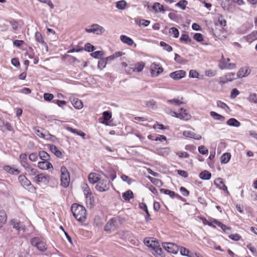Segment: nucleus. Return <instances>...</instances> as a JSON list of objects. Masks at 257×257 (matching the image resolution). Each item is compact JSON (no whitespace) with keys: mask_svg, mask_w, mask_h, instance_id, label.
I'll list each match as a JSON object with an SVG mask.
<instances>
[{"mask_svg":"<svg viewBox=\"0 0 257 257\" xmlns=\"http://www.w3.org/2000/svg\"><path fill=\"white\" fill-rule=\"evenodd\" d=\"M71 210L77 220L81 222L85 220L87 216L86 210L83 206L74 203L71 206Z\"/></svg>","mask_w":257,"mask_h":257,"instance_id":"f257e3e1","label":"nucleus"},{"mask_svg":"<svg viewBox=\"0 0 257 257\" xmlns=\"http://www.w3.org/2000/svg\"><path fill=\"white\" fill-rule=\"evenodd\" d=\"M82 189L86 199V203L87 206L92 207L94 203V199L90 188L87 184H83Z\"/></svg>","mask_w":257,"mask_h":257,"instance_id":"f03ea898","label":"nucleus"},{"mask_svg":"<svg viewBox=\"0 0 257 257\" xmlns=\"http://www.w3.org/2000/svg\"><path fill=\"white\" fill-rule=\"evenodd\" d=\"M31 243L32 246L37 247L41 251H45L47 250L46 242L39 237H34L31 240Z\"/></svg>","mask_w":257,"mask_h":257,"instance_id":"7ed1b4c3","label":"nucleus"},{"mask_svg":"<svg viewBox=\"0 0 257 257\" xmlns=\"http://www.w3.org/2000/svg\"><path fill=\"white\" fill-rule=\"evenodd\" d=\"M61 182L62 186L64 187H67L69 185V174L67 168L64 166H62L61 168Z\"/></svg>","mask_w":257,"mask_h":257,"instance_id":"20e7f679","label":"nucleus"},{"mask_svg":"<svg viewBox=\"0 0 257 257\" xmlns=\"http://www.w3.org/2000/svg\"><path fill=\"white\" fill-rule=\"evenodd\" d=\"M111 183L109 180H99L95 186L96 189L99 192L106 191L110 188Z\"/></svg>","mask_w":257,"mask_h":257,"instance_id":"39448f33","label":"nucleus"},{"mask_svg":"<svg viewBox=\"0 0 257 257\" xmlns=\"http://www.w3.org/2000/svg\"><path fill=\"white\" fill-rule=\"evenodd\" d=\"M119 219L117 217L110 219L106 224L104 229L106 231L111 232L114 231L118 226Z\"/></svg>","mask_w":257,"mask_h":257,"instance_id":"423d86ee","label":"nucleus"},{"mask_svg":"<svg viewBox=\"0 0 257 257\" xmlns=\"http://www.w3.org/2000/svg\"><path fill=\"white\" fill-rule=\"evenodd\" d=\"M163 247L168 252L176 254L179 250L178 246L174 243L170 242H165L163 244Z\"/></svg>","mask_w":257,"mask_h":257,"instance_id":"0eeeda50","label":"nucleus"},{"mask_svg":"<svg viewBox=\"0 0 257 257\" xmlns=\"http://www.w3.org/2000/svg\"><path fill=\"white\" fill-rule=\"evenodd\" d=\"M49 181V176L44 174L36 175L34 178V181L38 184H47Z\"/></svg>","mask_w":257,"mask_h":257,"instance_id":"6e6552de","label":"nucleus"},{"mask_svg":"<svg viewBox=\"0 0 257 257\" xmlns=\"http://www.w3.org/2000/svg\"><path fill=\"white\" fill-rule=\"evenodd\" d=\"M214 184L219 189L223 190L227 194V195L229 194L227 187L225 185L223 179L221 178L216 179L214 181Z\"/></svg>","mask_w":257,"mask_h":257,"instance_id":"1a4fd4ad","label":"nucleus"},{"mask_svg":"<svg viewBox=\"0 0 257 257\" xmlns=\"http://www.w3.org/2000/svg\"><path fill=\"white\" fill-rule=\"evenodd\" d=\"M23 168L26 171V174L29 176H35L37 173V170L35 165L29 164L24 166Z\"/></svg>","mask_w":257,"mask_h":257,"instance_id":"9d476101","label":"nucleus"},{"mask_svg":"<svg viewBox=\"0 0 257 257\" xmlns=\"http://www.w3.org/2000/svg\"><path fill=\"white\" fill-rule=\"evenodd\" d=\"M19 180L21 185L26 188L30 189L32 188L31 183L25 175H21L19 176Z\"/></svg>","mask_w":257,"mask_h":257,"instance_id":"9b49d317","label":"nucleus"},{"mask_svg":"<svg viewBox=\"0 0 257 257\" xmlns=\"http://www.w3.org/2000/svg\"><path fill=\"white\" fill-rule=\"evenodd\" d=\"M152 8L155 13H161L164 14L167 11V8H165L159 3H155Z\"/></svg>","mask_w":257,"mask_h":257,"instance_id":"f8f14e48","label":"nucleus"},{"mask_svg":"<svg viewBox=\"0 0 257 257\" xmlns=\"http://www.w3.org/2000/svg\"><path fill=\"white\" fill-rule=\"evenodd\" d=\"M186 72L184 70H177L170 74V77L173 79H180L185 77Z\"/></svg>","mask_w":257,"mask_h":257,"instance_id":"ddd939ff","label":"nucleus"},{"mask_svg":"<svg viewBox=\"0 0 257 257\" xmlns=\"http://www.w3.org/2000/svg\"><path fill=\"white\" fill-rule=\"evenodd\" d=\"M93 29V33L97 35H101L105 32V29L102 26L97 24L91 25Z\"/></svg>","mask_w":257,"mask_h":257,"instance_id":"4468645a","label":"nucleus"},{"mask_svg":"<svg viewBox=\"0 0 257 257\" xmlns=\"http://www.w3.org/2000/svg\"><path fill=\"white\" fill-rule=\"evenodd\" d=\"M250 70L247 67L241 68L237 72V76L238 78H243L248 76L250 73Z\"/></svg>","mask_w":257,"mask_h":257,"instance_id":"2eb2a0df","label":"nucleus"},{"mask_svg":"<svg viewBox=\"0 0 257 257\" xmlns=\"http://www.w3.org/2000/svg\"><path fill=\"white\" fill-rule=\"evenodd\" d=\"M38 167L42 170H49L53 168V165L49 161H43L38 163Z\"/></svg>","mask_w":257,"mask_h":257,"instance_id":"dca6fc26","label":"nucleus"},{"mask_svg":"<svg viewBox=\"0 0 257 257\" xmlns=\"http://www.w3.org/2000/svg\"><path fill=\"white\" fill-rule=\"evenodd\" d=\"M48 147L51 152L54 153L56 156L60 158L63 157L62 153L58 150L56 146L52 144H50L48 145Z\"/></svg>","mask_w":257,"mask_h":257,"instance_id":"f3484780","label":"nucleus"},{"mask_svg":"<svg viewBox=\"0 0 257 257\" xmlns=\"http://www.w3.org/2000/svg\"><path fill=\"white\" fill-rule=\"evenodd\" d=\"M89 182L91 184L97 183L100 180L99 175L95 173H91L88 175Z\"/></svg>","mask_w":257,"mask_h":257,"instance_id":"a211bd4d","label":"nucleus"},{"mask_svg":"<svg viewBox=\"0 0 257 257\" xmlns=\"http://www.w3.org/2000/svg\"><path fill=\"white\" fill-rule=\"evenodd\" d=\"M191 118V115L187 112H186V110L184 109L183 108H181L179 111V114L178 116V118L181 119H183L185 120H187L190 119Z\"/></svg>","mask_w":257,"mask_h":257,"instance_id":"6ab92c4d","label":"nucleus"},{"mask_svg":"<svg viewBox=\"0 0 257 257\" xmlns=\"http://www.w3.org/2000/svg\"><path fill=\"white\" fill-rule=\"evenodd\" d=\"M160 192L170 196L171 197L173 198L176 197L178 198H180L181 197L178 194H176L175 192L172 191L170 190L162 188L160 189Z\"/></svg>","mask_w":257,"mask_h":257,"instance_id":"aec40b11","label":"nucleus"},{"mask_svg":"<svg viewBox=\"0 0 257 257\" xmlns=\"http://www.w3.org/2000/svg\"><path fill=\"white\" fill-rule=\"evenodd\" d=\"M153 249L154 251L153 254L156 257H165V255L162 253V248L160 247L159 243L155 246H153Z\"/></svg>","mask_w":257,"mask_h":257,"instance_id":"412c9836","label":"nucleus"},{"mask_svg":"<svg viewBox=\"0 0 257 257\" xmlns=\"http://www.w3.org/2000/svg\"><path fill=\"white\" fill-rule=\"evenodd\" d=\"M11 224L13 228H16L18 231L22 230L23 231H25V226L20 224L19 221L16 220H12L11 221Z\"/></svg>","mask_w":257,"mask_h":257,"instance_id":"4be33fe9","label":"nucleus"},{"mask_svg":"<svg viewBox=\"0 0 257 257\" xmlns=\"http://www.w3.org/2000/svg\"><path fill=\"white\" fill-rule=\"evenodd\" d=\"M71 102L73 106L76 109H79L82 108V102L77 98H71Z\"/></svg>","mask_w":257,"mask_h":257,"instance_id":"5701e85b","label":"nucleus"},{"mask_svg":"<svg viewBox=\"0 0 257 257\" xmlns=\"http://www.w3.org/2000/svg\"><path fill=\"white\" fill-rule=\"evenodd\" d=\"M42 139L47 141H50L52 142H55L58 140L57 138L55 136L50 134L47 131H45L44 132V134Z\"/></svg>","mask_w":257,"mask_h":257,"instance_id":"b1692460","label":"nucleus"},{"mask_svg":"<svg viewBox=\"0 0 257 257\" xmlns=\"http://www.w3.org/2000/svg\"><path fill=\"white\" fill-rule=\"evenodd\" d=\"M235 79V74L234 73H229L226 74L224 78L220 80V83L224 84L228 81H231Z\"/></svg>","mask_w":257,"mask_h":257,"instance_id":"393cba45","label":"nucleus"},{"mask_svg":"<svg viewBox=\"0 0 257 257\" xmlns=\"http://www.w3.org/2000/svg\"><path fill=\"white\" fill-rule=\"evenodd\" d=\"M66 130L68 131L73 133L75 134L78 136H81L83 139H85V134L82 131H78L76 129H74L72 127L67 126L66 127Z\"/></svg>","mask_w":257,"mask_h":257,"instance_id":"a878e982","label":"nucleus"},{"mask_svg":"<svg viewBox=\"0 0 257 257\" xmlns=\"http://www.w3.org/2000/svg\"><path fill=\"white\" fill-rule=\"evenodd\" d=\"M158 243V241L154 238H150L149 239L146 238L144 239V243L145 245L152 248H153V246L157 245Z\"/></svg>","mask_w":257,"mask_h":257,"instance_id":"bb28decb","label":"nucleus"},{"mask_svg":"<svg viewBox=\"0 0 257 257\" xmlns=\"http://www.w3.org/2000/svg\"><path fill=\"white\" fill-rule=\"evenodd\" d=\"M4 169L5 171L13 175H18L20 172L18 169H15L10 166H4Z\"/></svg>","mask_w":257,"mask_h":257,"instance_id":"cd10ccee","label":"nucleus"},{"mask_svg":"<svg viewBox=\"0 0 257 257\" xmlns=\"http://www.w3.org/2000/svg\"><path fill=\"white\" fill-rule=\"evenodd\" d=\"M120 40L122 42L126 44L129 46H132L134 44L133 40L131 38L125 35H121L120 36Z\"/></svg>","mask_w":257,"mask_h":257,"instance_id":"c85d7f7f","label":"nucleus"},{"mask_svg":"<svg viewBox=\"0 0 257 257\" xmlns=\"http://www.w3.org/2000/svg\"><path fill=\"white\" fill-rule=\"evenodd\" d=\"M139 207L143 210L144 211H145V212L147 214V216L146 217V220L147 221H149V220H151V218H150V214L149 213V212L148 210V208H147V205L144 203H140L139 204Z\"/></svg>","mask_w":257,"mask_h":257,"instance_id":"c756f323","label":"nucleus"},{"mask_svg":"<svg viewBox=\"0 0 257 257\" xmlns=\"http://www.w3.org/2000/svg\"><path fill=\"white\" fill-rule=\"evenodd\" d=\"M210 114L215 120L223 121L225 119L224 116L216 113L215 111H211L210 112Z\"/></svg>","mask_w":257,"mask_h":257,"instance_id":"7c9ffc66","label":"nucleus"},{"mask_svg":"<svg viewBox=\"0 0 257 257\" xmlns=\"http://www.w3.org/2000/svg\"><path fill=\"white\" fill-rule=\"evenodd\" d=\"M122 66L124 68L125 71L127 74H132L133 72H134V69L133 64L128 65L126 63L123 62L122 63Z\"/></svg>","mask_w":257,"mask_h":257,"instance_id":"2f4dec72","label":"nucleus"},{"mask_svg":"<svg viewBox=\"0 0 257 257\" xmlns=\"http://www.w3.org/2000/svg\"><path fill=\"white\" fill-rule=\"evenodd\" d=\"M228 125L238 127L240 125V122L234 118H229L226 122Z\"/></svg>","mask_w":257,"mask_h":257,"instance_id":"473e14b6","label":"nucleus"},{"mask_svg":"<svg viewBox=\"0 0 257 257\" xmlns=\"http://www.w3.org/2000/svg\"><path fill=\"white\" fill-rule=\"evenodd\" d=\"M231 155L229 153L223 154L220 157V162L221 164H226L230 159Z\"/></svg>","mask_w":257,"mask_h":257,"instance_id":"72a5a7b5","label":"nucleus"},{"mask_svg":"<svg viewBox=\"0 0 257 257\" xmlns=\"http://www.w3.org/2000/svg\"><path fill=\"white\" fill-rule=\"evenodd\" d=\"M148 178L153 184L158 187H161L163 185L162 181L159 179L155 178L151 176H148Z\"/></svg>","mask_w":257,"mask_h":257,"instance_id":"f704fd0d","label":"nucleus"},{"mask_svg":"<svg viewBox=\"0 0 257 257\" xmlns=\"http://www.w3.org/2000/svg\"><path fill=\"white\" fill-rule=\"evenodd\" d=\"M200 178L202 180H209L211 177V174L209 171H204L199 174Z\"/></svg>","mask_w":257,"mask_h":257,"instance_id":"c9c22d12","label":"nucleus"},{"mask_svg":"<svg viewBox=\"0 0 257 257\" xmlns=\"http://www.w3.org/2000/svg\"><path fill=\"white\" fill-rule=\"evenodd\" d=\"M134 69V71H137L138 72H141L144 67H145V63L143 62H139L136 64H133Z\"/></svg>","mask_w":257,"mask_h":257,"instance_id":"e433bc0d","label":"nucleus"},{"mask_svg":"<svg viewBox=\"0 0 257 257\" xmlns=\"http://www.w3.org/2000/svg\"><path fill=\"white\" fill-rule=\"evenodd\" d=\"M7 217L6 212L0 210V227H2L7 221Z\"/></svg>","mask_w":257,"mask_h":257,"instance_id":"4c0bfd02","label":"nucleus"},{"mask_svg":"<svg viewBox=\"0 0 257 257\" xmlns=\"http://www.w3.org/2000/svg\"><path fill=\"white\" fill-rule=\"evenodd\" d=\"M133 197L134 194L131 190H127L122 194V198L126 201H128Z\"/></svg>","mask_w":257,"mask_h":257,"instance_id":"58836bf2","label":"nucleus"},{"mask_svg":"<svg viewBox=\"0 0 257 257\" xmlns=\"http://www.w3.org/2000/svg\"><path fill=\"white\" fill-rule=\"evenodd\" d=\"M40 158L43 161H49L50 160V155L45 151H42L39 153Z\"/></svg>","mask_w":257,"mask_h":257,"instance_id":"ea45409f","label":"nucleus"},{"mask_svg":"<svg viewBox=\"0 0 257 257\" xmlns=\"http://www.w3.org/2000/svg\"><path fill=\"white\" fill-rule=\"evenodd\" d=\"M247 99L250 103L257 104V94L255 93H250Z\"/></svg>","mask_w":257,"mask_h":257,"instance_id":"a19ab883","label":"nucleus"},{"mask_svg":"<svg viewBox=\"0 0 257 257\" xmlns=\"http://www.w3.org/2000/svg\"><path fill=\"white\" fill-rule=\"evenodd\" d=\"M20 162L22 166L24 167L29 163L27 162V156L26 154H22L19 157Z\"/></svg>","mask_w":257,"mask_h":257,"instance_id":"79ce46f5","label":"nucleus"},{"mask_svg":"<svg viewBox=\"0 0 257 257\" xmlns=\"http://www.w3.org/2000/svg\"><path fill=\"white\" fill-rule=\"evenodd\" d=\"M216 104H217V106L218 107L223 109L226 112H228L230 110V108L228 107V106L226 103H225L220 100H218L216 102Z\"/></svg>","mask_w":257,"mask_h":257,"instance_id":"37998d69","label":"nucleus"},{"mask_svg":"<svg viewBox=\"0 0 257 257\" xmlns=\"http://www.w3.org/2000/svg\"><path fill=\"white\" fill-rule=\"evenodd\" d=\"M35 37V39L37 42L44 45V46H47V44L44 42V41L42 38V35L40 32H36Z\"/></svg>","mask_w":257,"mask_h":257,"instance_id":"c03bdc74","label":"nucleus"},{"mask_svg":"<svg viewBox=\"0 0 257 257\" xmlns=\"http://www.w3.org/2000/svg\"><path fill=\"white\" fill-rule=\"evenodd\" d=\"M127 5L126 2L124 0L118 1L116 4V7L119 10H124Z\"/></svg>","mask_w":257,"mask_h":257,"instance_id":"a18cd8bd","label":"nucleus"},{"mask_svg":"<svg viewBox=\"0 0 257 257\" xmlns=\"http://www.w3.org/2000/svg\"><path fill=\"white\" fill-rule=\"evenodd\" d=\"M158 64L156 63H153L151 65V73L152 76L156 77L157 76L155 75V73H157L158 70Z\"/></svg>","mask_w":257,"mask_h":257,"instance_id":"49530a36","label":"nucleus"},{"mask_svg":"<svg viewBox=\"0 0 257 257\" xmlns=\"http://www.w3.org/2000/svg\"><path fill=\"white\" fill-rule=\"evenodd\" d=\"M169 34L175 38H178L179 35V32L177 28L172 27L170 29Z\"/></svg>","mask_w":257,"mask_h":257,"instance_id":"de8ad7c7","label":"nucleus"},{"mask_svg":"<svg viewBox=\"0 0 257 257\" xmlns=\"http://www.w3.org/2000/svg\"><path fill=\"white\" fill-rule=\"evenodd\" d=\"M107 62H106L105 58L100 59L98 62V64H97L98 68L100 70H102L105 67V66L107 64Z\"/></svg>","mask_w":257,"mask_h":257,"instance_id":"09e8293b","label":"nucleus"},{"mask_svg":"<svg viewBox=\"0 0 257 257\" xmlns=\"http://www.w3.org/2000/svg\"><path fill=\"white\" fill-rule=\"evenodd\" d=\"M180 40L181 42H184L186 44L190 43L191 42V39L189 38V36L185 34L181 35Z\"/></svg>","mask_w":257,"mask_h":257,"instance_id":"8fccbe9b","label":"nucleus"},{"mask_svg":"<svg viewBox=\"0 0 257 257\" xmlns=\"http://www.w3.org/2000/svg\"><path fill=\"white\" fill-rule=\"evenodd\" d=\"M188 4V2L186 0H181L180 2L176 4V6L180 8L181 9L184 10Z\"/></svg>","mask_w":257,"mask_h":257,"instance_id":"3c124183","label":"nucleus"},{"mask_svg":"<svg viewBox=\"0 0 257 257\" xmlns=\"http://www.w3.org/2000/svg\"><path fill=\"white\" fill-rule=\"evenodd\" d=\"M90 55L96 59H99L104 55V53L102 51H97L92 53Z\"/></svg>","mask_w":257,"mask_h":257,"instance_id":"603ef678","label":"nucleus"},{"mask_svg":"<svg viewBox=\"0 0 257 257\" xmlns=\"http://www.w3.org/2000/svg\"><path fill=\"white\" fill-rule=\"evenodd\" d=\"M236 68V64L235 63H229L227 65H221L220 69H233Z\"/></svg>","mask_w":257,"mask_h":257,"instance_id":"864d4df0","label":"nucleus"},{"mask_svg":"<svg viewBox=\"0 0 257 257\" xmlns=\"http://www.w3.org/2000/svg\"><path fill=\"white\" fill-rule=\"evenodd\" d=\"M43 131L42 129H40L39 127H35L34 128V132L35 133V134L40 138H43L44 132H43Z\"/></svg>","mask_w":257,"mask_h":257,"instance_id":"5fc2aeb1","label":"nucleus"},{"mask_svg":"<svg viewBox=\"0 0 257 257\" xmlns=\"http://www.w3.org/2000/svg\"><path fill=\"white\" fill-rule=\"evenodd\" d=\"M160 45L163 47L164 50L167 51V52H170L173 50L172 47L171 46L166 44L164 42L161 41L160 42Z\"/></svg>","mask_w":257,"mask_h":257,"instance_id":"6e6d98bb","label":"nucleus"},{"mask_svg":"<svg viewBox=\"0 0 257 257\" xmlns=\"http://www.w3.org/2000/svg\"><path fill=\"white\" fill-rule=\"evenodd\" d=\"M180 253L182 255L191 257L190 253L192 254L190 251L185 247H181L180 249Z\"/></svg>","mask_w":257,"mask_h":257,"instance_id":"4d7b16f0","label":"nucleus"},{"mask_svg":"<svg viewBox=\"0 0 257 257\" xmlns=\"http://www.w3.org/2000/svg\"><path fill=\"white\" fill-rule=\"evenodd\" d=\"M167 102L169 103L173 104L175 105H180L183 103V102L178 99H173L167 100Z\"/></svg>","mask_w":257,"mask_h":257,"instance_id":"13d9d810","label":"nucleus"},{"mask_svg":"<svg viewBox=\"0 0 257 257\" xmlns=\"http://www.w3.org/2000/svg\"><path fill=\"white\" fill-rule=\"evenodd\" d=\"M230 61V59L228 58H225L224 56H222V59L220 61V63L219 64V67L220 69V66L221 65H227Z\"/></svg>","mask_w":257,"mask_h":257,"instance_id":"bf43d9fd","label":"nucleus"},{"mask_svg":"<svg viewBox=\"0 0 257 257\" xmlns=\"http://www.w3.org/2000/svg\"><path fill=\"white\" fill-rule=\"evenodd\" d=\"M84 49L88 52H93L95 50V47L90 43H86L84 45Z\"/></svg>","mask_w":257,"mask_h":257,"instance_id":"052dcab7","label":"nucleus"},{"mask_svg":"<svg viewBox=\"0 0 257 257\" xmlns=\"http://www.w3.org/2000/svg\"><path fill=\"white\" fill-rule=\"evenodd\" d=\"M199 152L202 155L207 154L208 153V149L204 146H201L198 147Z\"/></svg>","mask_w":257,"mask_h":257,"instance_id":"680f3d73","label":"nucleus"},{"mask_svg":"<svg viewBox=\"0 0 257 257\" xmlns=\"http://www.w3.org/2000/svg\"><path fill=\"white\" fill-rule=\"evenodd\" d=\"M193 38L196 41L201 42L203 41V35L200 33H196L194 35Z\"/></svg>","mask_w":257,"mask_h":257,"instance_id":"e2e57ef3","label":"nucleus"},{"mask_svg":"<svg viewBox=\"0 0 257 257\" xmlns=\"http://www.w3.org/2000/svg\"><path fill=\"white\" fill-rule=\"evenodd\" d=\"M44 98L47 101H50L54 98V95L51 93H45L44 94Z\"/></svg>","mask_w":257,"mask_h":257,"instance_id":"0e129e2a","label":"nucleus"},{"mask_svg":"<svg viewBox=\"0 0 257 257\" xmlns=\"http://www.w3.org/2000/svg\"><path fill=\"white\" fill-rule=\"evenodd\" d=\"M102 114L104 120H109L111 117V114L109 111H105L103 112Z\"/></svg>","mask_w":257,"mask_h":257,"instance_id":"69168bd1","label":"nucleus"},{"mask_svg":"<svg viewBox=\"0 0 257 257\" xmlns=\"http://www.w3.org/2000/svg\"><path fill=\"white\" fill-rule=\"evenodd\" d=\"M136 22L138 25H142L144 27L148 26L150 23V22L149 21L144 19L141 20L139 22L136 21Z\"/></svg>","mask_w":257,"mask_h":257,"instance_id":"338daca9","label":"nucleus"},{"mask_svg":"<svg viewBox=\"0 0 257 257\" xmlns=\"http://www.w3.org/2000/svg\"><path fill=\"white\" fill-rule=\"evenodd\" d=\"M228 237L230 239L235 241H238L241 238V236L237 233L230 234Z\"/></svg>","mask_w":257,"mask_h":257,"instance_id":"774afa93","label":"nucleus"}]
</instances>
